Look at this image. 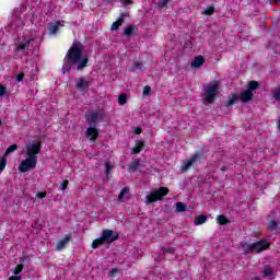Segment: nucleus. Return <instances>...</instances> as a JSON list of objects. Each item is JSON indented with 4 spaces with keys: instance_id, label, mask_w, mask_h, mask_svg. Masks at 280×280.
Returning <instances> with one entry per match:
<instances>
[{
    "instance_id": "1",
    "label": "nucleus",
    "mask_w": 280,
    "mask_h": 280,
    "mask_svg": "<svg viewBox=\"0 0 280 280\" xmlns=\"http://www.w3.org/2000/svg\"><path fill=\"white\" fill-rule=\"evenodd\" d=\"M89 65V55L84 52V45L74 42L68 50L62 67L63 73H69L71 67L75 66L78 71H82Z\"/></svg>"
},
{
    "instance_id": "2",
    "label": "nucleus",
    "mask_w": 280,
    "mask_h": 280,
    "mask_svg": "<svg viewBox=\"0 0 280 280\" xmlns=\"http://www.w3.org/2000/svg\"><path fill=\"white\" fill-rule=\"evenodd\" d=\"M42 147L43 144L40 141H31L25 147V154L27 158L20 163L19 172L25 174V172L36 170V165H38V154H40Z\"/></svg>"
},
{
    "instance_id": "3",
    "label": "nucleus",
    "mask_w": 280,
    "mask_h": 280,
    "mask_svg": "<svg viewBox=\"0 0 280 280\" xmlns=\"http://www.w3.org/2000/svg\"><path fill=\"white\" fill-rule=\"evenodd\" d=\"M36 45V37L32 35H24L19 37L15 42L14 58H23Z\"/></svg>"
},
{
    "instance_id": "4",
    "label": "nucleus",
    "mask_w": 280,
    "mask_h": 280,
    "mask_svg": "<svg viewBox=\"0 0 280 280\" xmlns=\"http://www.w3.org/2000/svg\"><path fill=\"white\" fill-rule=\"evenodd\" d=\"M219 89L220 86L218 85V82L205 85L201 94L203 104H213V102H215V96L218 95Z\"/></svg>"
},
{
    "instance_id": "5",
    "label": "nucleus",
    "mask_w": 280,
    "mask_h": 280,
    "mask_svg": "<svg viewBox=\"0 0 280 280\" xmlns=\"http://www.w3.org/2000/svg\"><path fill=\"white\" fill-rule=\"evenodd\" d=\"M115 240H117V234H115L113 230H104L102 236L93 241L92 248L95 249L98 246H102V244H113Z\"/></svg>"
},
{
    "instance_id": "6",
    "label": "nucleus",
    "mask_w": 280,
    "mask_h": 280,
    "mask_svg": "<svg viewBox=\"0 0 280 280\" xmlns=\"http://www.w3.org/2000/svg\"><path fill=\"white\" fill-rule=\"evenodd\" d=\"M267 248H270V243L266 241H259L253 244L245 243L242 245V249L245 253H261L262 250H267Z\"/></svg>"
},
{
    "instance_id": "7",
    "label": "nucleus",
    "mask_w": 280,
    "mask_h": 280,
    "mask_svg": "<svg viewBox=\"0 0 280 280\" xmlns=\"http://www.w3.org/2000/svg\"><path fill=\"white\" fill-rule=\"evenodd\" d=\"M170 194V189L166 187H161L160 189H153L149 195H147V202L151 205L156 202V200H163L164 196Z\"/></svg>"
},
{
    "instance_id": "8",
    "label": "nucleus",
    "mask_w": 280,
    "mask_h": 280,
    "mask_svg": "<svg viewBox=\"0 0 280 280\" xmlns=\"http://www.w3.org/2000/svg\"><path fill=\"white\" fill-rule=\"evenodd\" d=\"M86 117L91 124H97V121H102V119H104V113L102 110L91 112Z\"/></svg>"
},
{
    "instance_id": "9",
    "label": "nucleus",
    "mask_w": 280,
    "mask_h": 280,
    "mask_svg": "<svg viewBox=\"0 0 280 280\" xmlns=\"http://www.w3.org/2000/svg\"><path fill=\"white\" fill-rule=\"evenodd\" d=\"M60 27H65V21H55V22H51L49 25H48V32L49 34H56V32H58V30H60Z\"/></svg>"
},
{
    "instance_id": "10",
    "label": "nucleus",
    "mask_w": 280,
    "mask_h": 280,
    "mask_svg": "<svg viewBox=\"0 0 280 280\" xmlns=\"http://www.w3.org/2000/svg\"><path fill=\"white\" fill-rule=\"evenodd\" d=\"M85 135L90 141H96L97 137H100V130H97L95 127H90L88 128Z\"/></svg>"
},
{
    "instance_id": "11",
    "label": "nucleus",
    "mask_w": 280,
    "mask_h": 280,
    "mask_svg": "<svg viewBox=\"0 0 280 280\" xmlns=\"http://www.w3.org/2000/svg\"><path fill=\"white\" fill-rule=\"evenodd\" d=\"M198 156H199L198 153H196L195 155L191 156V159L185 161L182 165V172H187L189 167H191L194 163L198 161Z\"/></svg>"
},
{
    "instance_id": "12",
    "label": "nucleus",
    "mask_w": 280,
    "mask_h": 280,
    "mask_svg": "<svg viewBox=\"0 0 280 280\" xmlns=\"http://www.w3.org/2000/svg\"><path fill=\"white\" fill-rule=\"evenodd\" d=\"M75 89L78 91H86L89 89V81L82 78L77 79Z\"/></svg>"
},
{
    "instance_id": "13",
    "label": "nucleus",
    "mask_w": 280,
    "mask_h": 280,
    "mask_svg": "<svg viewBox=\"0 0 280 280\" xmlns=\"http://www.w3.org/2000/svg\"><path fill=\"white\" fill-rule=\"evenodd\" d=\"M205 65V57L202 56H197L195 59L191 61L190 67L192 69H199V67H202Z\"/></svg>"
},
{
    "instance_id": "14",
    "label": "nucleus",
    "mask_w": 280,
    "mask_h": 280,
    "mask_svg": "<svg viewBox=\"0 0 280 280\" xmlns=\"http://www.w3.org/2000/svg\"><path fill=\"white\" fill-rule=\"evenodd\" d=\"M69 242H71V235L68 234L65 236V238H62L57 243L56 250L65 249L67 244H69Z\"/></svg>"
},
{
    "instance_id": "15",
    "label": "nucleus",
    "mask_w": 280,
    "mask_h": 280,
    "mask_svg": "<svg viewBox=\"0 0 280 280\" xmlns=\"http://www.w3.org/2000/svg\"><path fill=\"white\" fill-rule=\"evenodd\" d=\"M144 145L145 143L142 140H137L135 148L131 149V154H139Z\"/></svg>"
},
{
    "instance_id": "16",
    "label": "nucleus",
    "mask_w": 280,
    "mask_h": 280,
    "mask_svg": "<svg viewBox=\"0 0 280 280\" xmlns=\"http://www.w3.org/2000/svg\"><path fill=\"white\" fill-rule=\"evenodd\" d=\"M242 102H250L253 100V92L250 90H245L241 93Z\"/></svg>"
},
{
    "instance_id": "17",
    "label": "nucleus",
    "mask_w": 280,
    "mask_h": 280,
    "mask_svg": "<svg viewBox=\"0 0 280 280\" xmlns=\"http://www.w3.org/2000/svg\"><path fill=\"white\" fill-rule=\"evenodd\" d=\"M129 197H130V189L128 187H125L120 191L118 199L124 201V200H126V198H129Z\"/></svg>"
},
{
    "instance_id": "18",
    "label": "nucleus",
    "mask_w": 280,
    "mask_h": 280,
    "mask_svg": "<svg viewBox=\"0 0 280 280\" xmlns=\"http://www.w3.org/2000/svg\"><path fill=\"white\" fill-rule=\"evenodd\" d=\"M205 222H207V215L201 214L195 219L196 226H200V224H205Z\"/></svg>"
},
{
    "instance_id": "19",
    "label": "nucleus",
    "mask_w": 280,
    "mask_h": 280,
    "mask_svg": "<svg viewBox=\"0 0 280 280\" xmlns=\"http://www.w3.org/2000/svg\"><path fill=\"white\" fill-rule=\"evenodd\" d=\"M16 150H19V147L16 144L10 145L7 149L4 156L8 159V154H12V152H16Z\"/></svg>"
},
{
    "instance_id": "20",
    "label": "nucleus",
    "mask_w": 280,
    "mask_h": 280,
    "mask_svg": "<svg viewBox=\"0 0 280 280\" xmlns=\"http://www.w3.org/2000/svg\"><path fill=\"white\" fill-rule=\"evenodd\" d=\"M258 88H259V82H257V81H250L248 83V91H250L252 93H253V91H255Z\"/></svg>"
},
{
    "instance_id": "21",
    "label": "nucleus",
    "mask_w": 280,
    "mask_h": 280,
    "mask_svg": "<svg viewBox=\"0 0 280 280\" xmlns=\"http://www.w3.org/2000/svg\"><path fill=\"white\" fill-rule=\"evenodd\" d=\"M186 209H187V206H185V203H183V202L176 203L177 213H183L184 211H186Z\"/></svg>"
},
{
    "instance_id": "22",
    "label": "nucleus",
    "mask_w": 280,
    "mask_h": 280,
    "mask_svg": "<svg viewBox=\"0 0 280 280\" xmlns=\"http://www.w3.org/2000/svg\"><path fill=\"white\" fill-rule=\"evenodd\" d=\"M126 102H128V96L126 94H120L118 96V104L120 106H124L126 104Z\"/></svg>"
},
{
    "instance_id": "23",
    "label": "nucleus",
    "mask_w": 280,
    "mask_h": 280,
    "mask_svg": "<svg viewBox=\"0 0 280 280\" xmlns=\"http://www.w3.org/2000/svg\"><path fill=\"white\" fill-rule=\"evenodd\" d=\"M217 222L218 224H221V225L229 224V219L224 215H219L217 218Z\"/></svg>"
},
{
    "instance_id": "24",
    "label": "nucleus",
    "mask_w": 280,
    "mask_h": 280,
    "mask_svg": "<svg viewBox=\"0 0 280 280\" xmlns=\"http://www.w3.org/2000/svg\"><path fill=\"white\" fill-rule=\"evenodd\" d=\"M23 268H24V266H23V264H20V265H18L13 270H12V273L13 275H21L22 272H23Z\"/></svg>"
},
{
    "instance_id": "25",
    "label": "nucleus",
    "mask_w": 280,
    "mask_h": 280,
    "mask_svg": "<svg viewBox=\"0 0 280 280\" xmlns=\"http://www.w3.org/2000/svg\"><path fill=\"white\" fill-rule=\"evenodd\" d=\"M121 23H124V20L120 18L118 19L117 22H114L112 24V31L115 32V30H119V26L121 25Z\"/></svg>"
},
{
    "instance_id": "26",
    "label": "nucleus",
    "mask_w": 280,
    "mask_h": 280,
    "mask_svg": "<svg viewBox=\"0 0 280 280\" xmlns=\"http://www.w3.org/2000/svg\"><path fill=\"white\" fill-rule=\"evenodd\" d=\"M139 165H140L139 160H135L129 165V172H135V170H137L139 167Z\"/></svg>"
},
{
    "instance_id": "27",
    "label": "nucleus",
    "mask_w": 280,
    "mask_h": 280,
    "mask_svg": "<svg viewBox=\"0 0 280 280\" xmlns=\"http://www.w3.org/2000/svg\"><path fill=\"white\" fill-rule=\"evenodd\" d=\"M272 275H273L272 268H270V267H265L264 277H272Z\"/></svg>"
},
{
    "instance_id": "28",
    "label": "nucleus",
    "mask_w": 280,
    "mask_h": 280,
    "mask_svg": "<svg viewBox=\"0 0 280 280\" xmlns=\"http://www.w3.org/2000/svg\"><path fill=\"white\" fill-rule=\"evenodd\" d=\"M20 25H23V22H21V19L16 18L15 21L11 24V27H14V30H16V27H19Z\"/></svg>"
},
{
    "instance_id": "29",
    "label": "nucleus",
    "mask_w": 280,
    "mask_h": 280,
    "mask_svg": "<svg viewBox=\"0 0 280 280\" xmlns=\"http://www.w3.org/2000/svg\"><path fill=\"white\" fill-rule=\"evenodd\" d=\"M215 11V9L213 7H208L205 11L203 14H207L208 16H210L211 14H213V12Z\"/></svg>"
},
{
    "instance_id": "30",
    "label": "nucleus",
    "mask_w": 280,
    "mask_h": 280,
    "mask_svg": "<svg viewBox=\"0 0 280 280\" xmlns=\"http://www.w3.org/2000/svg\"><path fill=\"white\" fill-rule=\"evenodd\" d=\"M152 93V88L150 85H147L143 88V96L147 97V95H150Z\"/></svg>"
},
{
    "instance_id": "31",
    "label": "nucleus",
    "mask_w": 280,
    "mask_h": 280,
    "mask_svg": "<svg viewBox=\"0 0 280 280\" xmlns=\"http://www.w3.org/2000/svg\"><path fill=\"white\" fill-rule=\"evenodd\" d=\"M273 97L277 102H280V86L273 91Z\"/></svg>"
},
{
    "instance_id": "32",
    "label": "nucleus",
    "mask_w": 280,
    "mask_h": 280,
    "mask_svg": "<svg viewBox=\"0 0 280 280\" xmlns=\"http://www.w3.org/2000/svg\"><path fill=\"white\" fill-rule=\"evenodd\" d=\"M8 89L5 88V85L0 83V97H3V95H5Z\"/></svg>"
},
{
    "instance_id": "33",
    "label": "nucleus",
    "mask_w": 280,
    "mask_h": 280,
    "mask_svg": "<svg viewBox=\"0 0 280 280\" xmlns=\"http://www.w3.org/2000/svg\"><path fill=\"white\" fill-rule=\"evenodd\" d=\"M237 102V95H233L232 98L229 101L228 106H233Z\"/></svg>"
},
{
    "instance_id": "34",
    "label": "nucleus",
    "mask_w": 280,
    "mask_h": 280,
    "mask_svg": "<svg viewBox=\"0 0 280 280\" xmlns=\"http://www.w3.org/2000/svg\"><path fill=\"white\" fill-rule=\"evenodd\" d=\"M105 167H106V174L109 175L110 174V170H113V165H110V162H106L105 163Z\"/></svg>"
},
{
    "instance_id": "35",
    "label": "nucleus",
    "mask_w": 280,
    "mask_h": 280,
    "mask_svg": "<svg viewBox=\"0 0 280 280\" xmlns=\"http://www.w3.org/2000/svg\"><path fill=\"white\" fill-rule=\"evenodd\" d=\"M67 187H69V180H63L60 185V189H62V191H65V189H67Z\"/></svg>"
},
{
    "instance_id": "36",
    "label": "nucleus",
    "mask_w": 280,
    "mask_h": 280,
    "mask_svg": "<svg viewBox=\"0 0 280 280\" xmlns=\"http://www.w3.org/2000/svg\"><path fill=\"white\" fill-rule=\"evenodd\" d=\"M132 32H133L132 26H128V27L125 30L126 36H130V34H132Z\"/></svg>"
},
{
    "instance_id": "37",
    "label": "nucleus",
    "mask_w": 280,
    "mask_h": 280,
    "mask_svg": "<svg viewBox=\"0 0 280 280\" xmlns=\"http://www.w3.org/2000/svg\"><path fill=\"white\" fill-rule=\"evenodd\" d=\"M25 78V74H23V73H19L18 75H16V80H18V82H23V79Z\"/></svg>"
},
{
    "instance_id": "38",
    "label": "nucleus",
    "mask_w": 280,
    "mask_h": 280,
    "mask_svg": "<svg viewBox=\"0 0 280 280\" xmlns=\"http://www.w3.org/2000/svg\"><path fill=\"white\" fill-rule=\"evenodd\" d=\"M8 280H23L21 276H11Z\"/></svg>"
},
{
    "instance_id": "39",
    "label": "nucleus",
    "mask_w": 280,
    "mask_h": 280,
    "mask_svg": "<svg viewBox=\"0 0 280 280\" xmlns=\"http://www.w3.org/2000/svg\"><path fill=\"white\" fill-rule=\"evenodd\" d=\"M170 0H163L161 3H160V8H165L167 5Z\"/></svg>"
},
{
    "instance_id": "40",
    "label": "nucleus",
    "mask_w": 280,
    "mask_h": 280,
    "mask_svg": "<svg viewBox=\"0 0 280 280\" xmlns=\"http://www.w3.org/2000/svg\"><path fill=\"white\" fill-rule=\"evenodd\" d=\"M37 198H46L47 192H37Z\"/></svg>"
},
{
    "instance_id": "41",
    "label": "nucleus",
    "mask_w": 280,
    "mask_h": 280,
    "mask_svg": "<svg viewBox=\"0 0 280 280\" xmlns=\"http://www.w3.org/2000/svg\"><path fill=\"white\" fill-rule=\"evenodd\" d=\"M124 5H131L132 0H122Z\"/></svg>"
},
{
    "instance_id": "42",
    "label": "nucleus",
    "mask_w": 280,
    "mask_h": 280,
    "mask_svg": "<svg viewBox=\"0 0 280 280\" xmlns=\"http://www.w3.org/2000/svg\"><path fill=\"white\" fill-rule=\"evenodd\" d=\"M141 132H142L141 127H137V128L135 129V135H141Z\"/></svg>"
},
{
    "instance_id": "43",
    "label": "nucleus",
    "mask_w": 280,
    "mask_h": 280,
    "mask_svg": "<svg viewBox=\"0 0 280 280\" xmlns=\"http://www.w3.org/2000/svg\"><path fill=\"white\" fill-rule=\"evenodd\" d=\"M269 228L270 229H276L277 228V222L271 221L270 224H269Z\"/></svg>"
},
{
    "instance_id": "44",
    "label": "nucleus",
    "mask_w": 280,
    "mask_h": 280,
    "mask_svg": "<svg viewBox=\"0 0 280 280\" xmlns=\"http://www.w3.org/2000/svg\"><path fill=\"white\" fill-rule=\"evenodd\" d=\"M117 272V269H113L112 271H110V277H115V273Z\"/></svg>"
},
{
    "instance_id": "45",
    "label": "nucleus",
    "mask_w": 280,
    "mask_h": 280,
    "mask_svg": "<svg viewBox=\"0 0 280 280\" xmlns=\"http://www.w3.org/2000/svg\"><path fill=\"white\" fill-rule=\"evenodd\" d=\"M142 65L141 63H136L135 69H141Z\"/></svg>"
},
{
    "instance_id": "46",
    "label": "nucleus",
    "mask_w": 280,
    "mask_h": 280,
    "mask_svg": "<svg viewBox=\"0 0 280 280\" xmlns=\"http://www.w3.org/2000/svg\"><path fill=\"white\" fill-rule=\"evenodd\" d=\"M221 170L222 172H226V166H223Z\"/></svg>"
},
{
    "instance_id": "47",
    "label": "nucleus",
    "mask_w": 280,
    "mask_h": 280,
    "mask_svg": "<svg viewBox=\"0 0 280 280\" xmlns=\"http://www.w3.org/2000/svg\"><path fill=\"white\" fill-rule=\"evenodd\" d=\"M103 1H113V0H103Z\"/></svg>"
},
{
    "instance_id": "48",
    "label": "nucleus",
    "mask_w": 280,
    "mask_h": 280,
    "mask_svg": "<svg viewBox=\"0 0 280 280\" xmlns=\"http://www.w3.org/2000/svg\"><path fill=\"white\" fill-rule=\"evenodd\" d=\"M0 126H1V119H0Z\"/></svg>"
}]
</instances>
